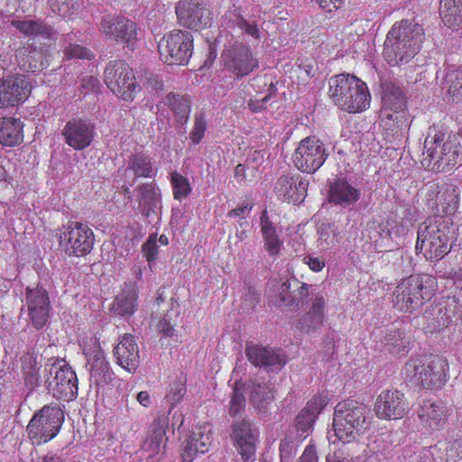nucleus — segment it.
<instances>
[{
  "instance_id": "obj_1",
  "label": "nucleus",
  "mask_w": 462,
  "mask_h": 462,
  "mask_svg": "<svg viewBox=\"0 0 462 462\" xmlns=\"http://www.w3.org/2000/svg\"><path fill=\"white\" fill-rule=\"evenodd\" d=\"M424 30L413 20H402L393 25L383 44V57L390 66H402L420 51Z\"/></svg>"
},
{
  "instance_id": "obj_2",
  "label": "nucleus",
  "mask_w": 462,
  "mask_h": 462,
  "mask_svg": "<svg viewBox=\"0 0 462 462\" xmlns=\"http://www.w3.org/2000/svg\"><path fill=\"white\" fill-rule=\"evenodd\" d=\"M454 235V227L449 217H430L419 225L416 251L422 254L427 260H440L450 252Z\"/></svg>"
},
{
  "instance_id": "obj_3",
  "label": "nucleus",
  "mask_w": 462,
  "mask_h": 462,
  "mask_svg": "<svg viewBox=\"0 0 462 462\" xmlns=\"http://www.w3.org/2000/svg\"><path fill=\"white\" fill-rule=\"evenodd\" d=\"M329 95L334 104L348 113L365 110L370 105L366 84L350 74H339L329 79Z\"/></svg>"
},
{
  "instance_id": "obj_4",
  "label": "nucleus",
  "mask_w": 462,
  "mask_h": 462,
  "mask_svg": "<svg viewBox=\"0 0 462 462\" xmlns=\"http://www.w3.org/2000/svg\"><path fill=\"white\" fill-rule=\"evenodd\" d=\"M369 410L355 400H345L334 411L333 430L343 443H350L362 435L369 426Z\"/></svg>"
},
{
  "instance_id": "obj_5",
  "label": "nucleus",
  "mask_w": 462,
  "mask_h": 462,
  "mask_svg": "<svg viewBox=\"0 0 462 462\" xmlns=\"http://www.w3.org/2000/svg\"><path fill=\"white\" fill-rule=\"evenodd\" d=\"M437 289V280L429 274H413L402 279L394 291V308L412 311L431 299Z\"/></svg>"
},
{
  "instance_id": "obj_6",
  "label": "nucleus",
  "mask_w": 462,
  "mask_h": 462,
  "mask_svg": "<svg viewBox=\"0 0 462 462\" xmlns=\"http://www.w3.org/2000/svg\"><path fill=\"white\" fill-rule=\"evenodd\" d=\"M460 147L457 135H448L444 140V134H429L424 141L421 165L430 171H446L457 163Z\"/></svg>"
},
{
  "instance_id": "obj_7",
  "label": "nucleus",
  "mask_w": 462,
  "mask_h": 462,
  "mask_svg": "<svg viewBox=\"0 0 462 462\" xmlns=\"http://www.w3.org/2000/svg\"><path fill=\"white\" fill-rule=\"evenodd\" d=\"M44 383L56 399L69 402L78 395V378L64 359L49 358L44 365Z\"/></svg>"
},
{
  "instance_id": "obj_8",
  "label": "nucleus",
  "mask_w": 462,
  "mask_h": 462,
  "mask_svg": "<svg viewBox=\"0 0 462 462\" xmlns=\"http://www.w3.org/2000/svg\"><path fill=\"white\" fill-rule=\"evenodd\" d=\"M448 363L439 356H424L406 363V377L425 389H438L447 380Z\"/></svg>"
},
{
  "instance_id": "obj_9",
  "label": "nucleus",
  "mask_w": 462,
  "mask_h": 462,
  "mask_svg": "<svg viewBox=\"0 0 462 462\" xmlns=\"http://www.w3.org/2000/svg\"><path fill=\"white\" fill-rule=\"evenodd\" d=\"M104 82L121 99L132 101L140 91L133 69L122 60L110 61L104 70Z\"/></svg>"
},
{
  "instance_id": "obj_10",
  "label": "nucleus",
  "mask_w": 462,
  "mask_h": 462,
  "mask_svg": "<svg viewBox=\"0 0 462 462\" xmlns=\"http://www.w3.org/2000/svg\"><path fill=\"white\" fill-rule=\"evenodd\" d=\"M64 415L57 405H45L29 421L27 433L37 444L56 437L62 426Z\"/></svg>"
},
{
  "instance_id": "obj_11",
  "label": "nucleus",
  "mask_w": 462,
  "mask_h": 462,
  "mask_svg": "<svg viewBox=\"0 0 462 462\" xmlns=\"http://www.w3.org/2000/svg\"><path fill=\"white\" fill-rule=\"evenodd\" d=\"M158 51L163 62L185 65L193 52V35L188 31H172L159 42Z\"/></svg>"
},
{
  "instance_id": "obj_12",
  "label": "nucleus",
  "mask_w": 462,
  "mask_h": 462,
  "mask_svg": "<svg viewBox=\"0 0 462 462\" xmlns=\"http://www.w3.org/2000/svg\"><path fill=\"white\" fill-rule=\"evenodd\" d=\"M60 245L69 256H84L93 249L95 236L86 224L69 221L59 234Z\"/></svg>"
},
{
  "instance_id": "obj_13",
  "label": "nucleus",
  "mask_w": 462,
  "mask_h": 462,
  "mask_svg": "<svg viewBox=\"0 0 462 462\" xmlns=\"http://www.w3.org/2000/svg\"><path fill=\"white\" fill-rule=\"evenodd\" d=\"M426 203L436 215H453L459 205V190L453 184L429 181L422 189Z\"/></svg>"
},
{
  "instance_id": "obj_14",
  "label": "nucleus",
  "mask_w": 462,
  "mask_h": 462,
  "mask_svg": "<svg viewBox=\"0 0 462 462\" xmlns=\"http://www.w3.org/2000/svg\"><path fill=\"white\" fill-rule=\"evenodd\" d=\"M100 32L108 40L120 42L125 48L134 50L138 40L136 23L123 15L105 14L99 23Z\"/></svg>"
},
{
  "instance_id": "obj_15",
  "label": "nucleus",
  "mask_w": 462,
  "mask_h": 462,
  "mask_svg": "<svg viewBox=\"0 0 462 462\" xmlns=\"http://www.w3.org/2000/svg\"><path fill=\"white\" fill-rule=\"evenodd\" d=\"M328 156L324 143L316 136H308L300 142L292 160L298 170L314 173L324 164Z\"/></svg>"
},
{
  "instance_id": "obj_16",
  "label": "nucleus",
  "mask_w": 462,
  "mask_h": 462,
  "mask_svg": "<svg viewBox=\"0 0 462 462\" xmlns=\"http://www.w3.org/2000/svg\"><path fill=\"white\" fill-rule=\"evenodd\" d=\"M245 354L248 361L255 367L266 372H279L287 363V356L282 349L247 342Z\"/></svg>"
},
{
  "instance_id": "obj_17",
  "label": "nucleus",
  "mask_w": 462,
  "mask_h": 462,
  "mask_svg": "<svg viewBox=\"0 0 462 462\" xmlns=\"http://www.w3.org/2000/svg\"><path fill=\"white\" fill-rule=\"evenodd\" d=\"M221 59L225 69L231 72L236 79H242L258 68V60L254 57L250 48L237 44L224 51Z\"/></svg>"
},
{
  "instance_id": "obj_18",
  "label": "nucleus",
  "mask_w": 462,
  "mask_h": 462,
  "mask_svg": "<svg viewBox=\"0 0 462 462\" xmlns=\"http://www.w3.org/2000/svg\"><path fill=\"white\" fill-rule=\"evenodd\" d=\"M175 12L181 26L198 31L211 24L210 12L204 0L180 1Z\"/></svg>"
},
{
  "instance_id": "obj_19",
  "label": "nucleus",
  "mask_w": 462,
  "mask_h": 462,
  "mask_svg": "<svg viewBox=\"0 0 462 462\" xmlns=\"http://www.w3.org/2000/svg\"><path fill=\"white\" fill-rule=\"evenodd\" d=\"M32 90L30 79L24 75H7L0 79V107L23 103Z\"/></svg>"
},
{
  "instance_id": "obj_20",
  "label": "nucleus",
  "mask_w": 462,
  "mask_h": 462,
  "mask_svg": "<svg viewBox=\"0 0 462 462\" xmlns=\"http://www.w3.org/2000/svg\"><path fill=\"white\" fill-rule=\"evenodd\" d=\"M25 300L32 325L36 329L42 328L50 317L51 303L48 291L40 285L26 288Z\"/></svg>"
},
{
  "instance_id": "obj_21",
  "label": "nucleus",
  "mask_w": 462,
  "mask_h": 462,
  "mask_svg": "<svg viewBox=\"0 0 462 462\" xmlns=\"http://www.w3.org/2000/svg\"><path fill=\"white\" fill-rule=\"evenodd\" d=\"M230 436L237 452L245 461L251 459L254 456L258 431L249 420L245 418L233 423Z\"/></svg>"
},
{
  "instance_id": "obj_22",
  "label": "nucleus",
  "mask_w": 462,
  "mask_h": 462,
  "mask_svg": "<svg viewBox=\"0 0 462 462\" xmlns=\"http://www.w3.org/2000/svg\"><path fill=\"white\" fill-rule=\"evenodd\" d=\"M309 181L300 175L291 173L282 174L277 180L274 191L278 198L288 203H300L306 196Z\"/></svg>"
},
{
  "instance_id": "obj_23",
  "label": "nucleus",
  "mask_w": 462,
  "mask_h": 462,
  "mask_svg": "<svg viewBox=\"0 0 462 462\" xmlns=\"http://www.w3.org/2000/svg\"><path fill=\"white\" fill-rule=\"evenodd\" d=\"M407 409L404 394L397 390L383 392L374 405L377 417L385 420L401 419L406 414Z\"/></svg>"
},
{
  "instance_id": "obj_24",
  "label": "nucleus",
  "mask_w": 462,
  "mask_h": 462,
  "mask_svg": "<svg viewBox=\"0 0 462 462\" xmlns=\"http://www.w3.org/2000/svg\"><path fill=\"white\" fill-rule=\"evenodd\" d=\"M94 125L82 119L67 122L63 130L65 143L75 150H83L90 145L95 134Z\"/></svg>"
},
{
  "instance_id": "obj_25",
  "label": "nucleus",
  "mask_w": 462,
  "mask_h": 462,
  "mask_svg": "<svg viewBox=\"0 0 462 462\" xmlns=\"http://www.w3.org/2000/svg\"><path fill=\"white\" fill-rule=\"evenodd\" d=\"M84 352L88 360L87 365L89 366L90 381L97 387H102L111 383L114 374L110 370L105 353L100 346L95 345L88 349H85Z\"/></svg>"
},
{
  "instance_id": "obj_26",
  "label": "nucleus",
  "mask_w": 462,
  "mask_h": 462,
  "mask_svg": "<svg viewBox=\"0 0 462 462\" xmlns=\"http://www.w3.org/2000/svg\"><path fill=\"white\" fill-rule=\"evenodd\" d=\"M167 423L164 416L157 418L152 426V432L146 436L142 448L149 453L147 462H157L163 456L167 442Z\"/></svg>"
},
{
  "instance_id": "obj_27",
  "label": "nucleus",
  "mask_w": 462,
  "mask_h": 462,
  "mask_svg": "<svg viewBox=\"0 0 462 462\" xmlns=\"http://www.w3.org/2000/svg\"><path fill=\"white\" fill-rule=\"evenodd\" d=\"M447 412V407L442 402L430 400L423 401L417 411L420 424L431 430H439L445 425Z\"/></svg>"
},
{
  "instance_id": "obj_28",
  "label": "nucleus",
  "mask_w": 462,
  "mask_h": 462,
  "mask_svg": "<svg viewBox=\"0 0 462 462\" xmlns=\"http://www.w3.org/2000/svg\"><path fill=\"white\" fill-rule=\"evenodd\" d=\"M116 363L129 373H134L140 365L139 347L134 337L125 334L114 348Z\"/></svg>"
},
{
  "instance_id": "obj_29",
  "label": "nucleus",
  "mask_w": 462,
  "mask_h": 462,
  "mask_svg": "<svg viewBox=\"0 0 462 462\" xmlns=\"http://www.w3.org/2000/svg\"><path fill=\"white\" fill-rule=\"evenodd\" d=\"M383 103L385 110H391L393 113L387 114L386 118L393 121H397L401 125L398 127H407L405 124L406 119L403 110L406 107V101L404 95L398 87L392 84H385Z\"/></svg>"
},
{
  "instance_id": "obj_30",
  "label": "nucleus",
  "mask_w": 462,
  "mask_h": 462,
  "mask_svg": "<svg viewBox=\"0 0 462 462\" xmlns=\"http://www.w3.org/2000/svg\"><path fill=\"white\" fill-rule=\"evenodd\" d=\"M211 445V430L209 425L196 427L185 441L182 462H191L198 453L204 454Z\"/></svg>"
},
{
  "instance_id": "obj_31",
  "label": "nucleus",
  "mask_w": 462,
  "mask_h": 462,
  "mask_svg": "<svg viewBox=\"0 0 462 462\" xmlns=\"http://www.w3.org/2000/svg\"><path fill=\"white\" fill-rule=\"evenodd\" d=\"M247 388L250 404L259 415L267 414L269 406L274 400L273 385L270 382L254 379L250 380Z\"/></svg>"
},
{
  "instance_id": "obj_32",
  "label": "nucleus",
  "mask_w": 462,
  "mask_h": 462,
  "mask_svg": "<svg viewBox=\"0 0 462 462\" xmlns=\"http://www.w3.org/2000/svg\"><path fill=\"white\" fill-rule=\"evenodd\" d=\"M138 209L146 218L157 216L161 209V191L155 183H143L135 188Z\"/></svg>"
},
{
  "instance_id": "obj_33",
  "label": "nucleus",
  "mask_w": 462,
  "mask_h": 462,
  "mask_svg": "<svg viewBox=\"0 0 462 462\" xmlns=\"http://www.w3.org/2000/svg\"><path fill=\"white\" fill-rule=\"evenodd\" d=\"M328 196L331 203L347 207L359 199L360 191L346 180L337 178L330 184Z\"/></svg>"
},
{
  "instance_id": "obj_34",
  "label": "nucleus",
  "mask_w": 462,
  "mask_h": 462,
  "mask_svg": "<svg viewBox=\"0 0 462 462\" xmlns=\"http://www.w3.org/2000/svg\"><path fill=\"white\" fill-rule=\"evenodd\" d=\"M137 308V287L134 283H125L122 291L116 297L112 310L121 317L132 316Z\"/></svg>"
},
{
  "instance_id": "obj_35",
  "label": "nucleus",
  "mask_w": 462,
  "mask_h": 462,
  "mask_svg": "<svg viewBox=\"0 0 462 462\" xmlns=\"http://www.w3.org/2000/svg\"><path fill=\"white\" fill-rule=\"evenodd\" d=\"M23 141V123L18 118H0V143L4 146L19 145Z\"/></svg>"
},
{
  "instance_id": "obj_36",
  "label": "nucleus",
  "mask_w": 462,
  "mask_h": 462,
  "mask_svg": "<svg viewBox=\"0 0 462 462\" xmlns=\"http://www.w3.org/2000/svg\"><path fill=\"white\" fill-rule=\"evenodd\" d=\"M324 307L325 300L322 297L313 299L310 310L299 319L298 328L306 333L319 329L324 320Z\"/></svg>"
},
{
  "instance_id": "obj_37",
  "label": "nucleus",
  "mask_w": 462,
  "mask_h": 462,
  "mask_svg": "<svg viewBox=\"0 0 462 462\" xmlns=\"http://www.w3.org/2000/svg\"><path fill=\"white\" fill-rule=\"evenodd\" d=\"M131 173L134 174V177L130 180L129 186H134L140 177H154L155 172L151 159L144 154H133L129 159L128 166L125 170V178H128V174Z\"/></svg>"
},
{
  "instance_id": "obj_38",
  "label": "nucleus",
  "mask_w": 462,
  "mask_h": 462,
  "mask_svg": "<svg viewBox=\"0 0 462 462\" xmlns=\"http://www.w3.org/2000/svg\"><path fill=\"white\" fill-rule=\"evenodd\" d=\"M260 225L266 251L270 255H277L280 253L282 242L279 239L276 227L270 221L266 210H263L261 215Z\"/></svg>"
},
{
  "instance_id": "obj_39",
  "label": "nucleus",
  "mask_w": 462,
  "mask_h": 462,
  "mask_svg": "<svg viewBox=\"0 0 462 462\" xmlns=\"http://www.w3.org/2000/svg\"><path fill=\"white\" fill-rule=\"evenodd\" d=\"M439 14L445 25L449 28L462 24V0H440Z\"/></svg>"
},
{
  "instance_id": "obj_40",
  "label": "nucleus",
  "mask_w": 462,
  "mask_h": 462,
  "mask_svg": "<svg viewBox=\"0 0 462 462\" xmlns=\"http://www.w3.org/2000/svg\"><path fill=\"white\" fill-rule=\"evenodd\" d=\"M21 362L25 384L34 390L40 383L38 356L34 352L28 351L21 357Z\"/></svg>"
},
{
  "instance_id": "obj_41",
  "label": "nucleus",
  "mask_w": 462,
  "mask_h": 462,
  "mask_svg": "<svg viewBox=\"0 0 462 462\" xmlns=\"http://www.w3.org/2000/svg\"><path fill=\"white\" fill-rule=\"evenodd\" d=\"M167 104L174 114L177 122L183 126L189 120L190 114V100L187 96L169 93Z\"/></svg>"
},
{
  "instance_id": "obj_42",
  "label": "nucleus",
  "mask_w": 462,
  "mask_h": 462,
  "mask_svg": "<svg viewBox=\"0 0 462 462\" xmlns=\"http://www.w3.org/2000/svg\"><path fill=\"white\" fill-rule=\"evenodd\" d=\"M448 94L454 102L462 101V69H449L444 79Z\"/></svg>"
},
{
  "instance_id": "obj_43",
  "label": "nucleus",
  "mask_w": 462,
  "mask_h": 462,
  "mask_svg": "<svg viewBox=\"0 0 462 462\" xmlns=\"http://www.w3.org/2000/svg\"><path fill=\"white\" fill-rule=\"evenodd\" d=\"M245 391V384L240 381H236L233 386L232 393L230 395L228 409V413L230 416H237L245 411L246 405Z\"/></svg>"
},
{
  "instance_id": "obj_44",
  "label": "nucleus",
  "mask_w": 462,
  "mask_h": 462,
  "mask_svg": "<svg viewBox=\"0 0 462 462\" xmlns=\"http://www.w3.org/2000/svg\"><path fill=\"white\" fill-rule=\"evenodd\" d=\"M300 284L297 279L287 280L279 285L277 304L282 307H291L294 300H291L293 296V289Z\"/></svg>"
},
{
  "instance_id": "obj_45",
  "label": "nucleus",
  "mask_w": 462,
  "mask_h": 462,
  "mask_svg": "<svg viewBox=\"0 0 462 462\" xmlns=\"http://www.w3.org/2000/svg\"><path fill=\"white\" fill-rule=\"evenodd\" d=\"M139 85L152 94H158L162 90V79L153 72L144 70L138 75Z\"/></svg>"
},
{
  "instance_id": "obj_46",
  "label": "nucleus",
  "mask_w": 462,
  "mask_h": 462,
  "mask_svg": "<svg viewBox=\"0 0 462 462\" xmlns=\"http://www.w3.org/2000/svg\"><path fill=\"white\" fill-rule=\"evenodd\" d=\"M318 232L319 245L323 249H331L338 243L334 226L329 223H322L319 226Z\"/></svg>"
},
{
  "instance_id": "obj_47",
  "label": "nucleus",
  "mask_w": 462,
  "mask_h": 462,
  "mask_svg": "<svg viewBox=\"0 0 462 462\" xmlns=\"http://www.w3.org/2000/svg\"><path fill=\"white\" fill-rule=\"evenodd\" d=\"M171 184L175 199L181 200L191 191L189 180L178 172L171 174Z\"/></svg>"
},
{
  "instance_id": "obj_48",
  "label": "nucleus",
  "mask_w": 462,
  "mask_h": 462,
  "mask_svg": "<svg viewBox=\"0 0 462 462\" xmlns=\"http://www.w3.org/2000/svg\"><path fill=\"white\" fill-rule=\"evenodd\" d=\"M385 344L392 346L390 348L391 352L399 354L405 351L409 341L405 338L402 331L394 330L386 335Z\"/></svg>"
},
{
  "instance_id": "obj_49",
  "label": "nucleus",
  "mask_w": 462,
  "mask_h": 462,
  "mask_svg": "<svg viewBox=\"0 0 462 462\" xmlns=\"http://www.w3.org/2000/svg\"><path fill=\"white\" fill-rule=\"evenodd\" d=\"M451 322V319L448 316L446 308H438L437 316L429 321L427 328L430 332L439 331L447 328Z\"/></svg>"
},
{
  "instance_id": "obj_50",
  "label": "nucleus",
  "mask_w": 462,
  "mask_h": 462,
  "mask_svg": "<svg viewBox=\"0 0 462 462\" xmlns=\"http://www.w3.org/2000/svg\"><path fill=\"white\" fill-rule=\"evenodd\" d=\"M315 420L316 418H314L313 415L308 414V412L303 410L300 411L295 421V428L300 437L305 438L304 435L311 430Z\"/></svg>"
},
{
  "instance_id": "obj_51",
  "label": "nucleus",
  "mask_w": 462,
  "mask_h": 462,
  "mask_svg": "<svg viewBox=\"0 0 462 462\" xmlns=\"http://www.w3.org/2000/svg\"><path fill=\"white\" fill-rule=\"evenodd\" d=\"M328 399L326 395H316L307 403L303 411H307L310 415H313L314 418H317L318 414H319L328 404Z\"/></svg>"
},
{
  "instance_id": "obj_52",
  "label": "nucleus",
  "mask_w": 462,
  "mask_h": 462,
  "mask_svg": "<svg viewBox=\"0 0 462 462\" xmlns=\"http://www.w3.org/2000/svg\"><path fill=\"white\" fill-rule=\"evenodd\" d=\"M142 252L148 262H152L158 255L157 234H152L142 245Z\"/></svg>"
},
{
  "instance_id": "obj_53",
  "label": "nucleus",
  "mask_w": 462,
  "mask_h": 462,
  "mask_svg": "<svg viewBox=\"0 0 462 462\" xmlns=\"http://www.w3.org/2000/svg\"><path fill=\"white\" fill-rule=\"evenodd\" d=\"M206 131V120L202 114L195 116L194 127L190 133V138L192 142L197 144L204 136Z\"/></svg>"
},
{
  "instance_id": "obj_54",
  "label": "nucleus",
  "mask_w": 462,
  "mask_h": 462,
  "mask_svg": "<svg viewBox=\"0 0 462 462\" xmlns=\"http://www.w3.org/2000/svg\"><path fill=\"white\" fill-rule=\"evenodd\" d=\"M309 294V285L300 282V284L293 289V296H291V300H293L291 309H298L303 305L304 300L307 298Z\"/></svg>"
},
{
  "instance_id": "obj_55",
  "label": "nucleus",
  "mask_w": 462,
  "mask_h": 462,
  "mask_svg": "<svg viewBox=\"0 0 462 462\" xmlns=\"http://www.w3.org/2000/svg\"><path fill=\"white\" fill-rule=\"evenodd\" d=\"M37 23L33 20H13L11 25L24 35L33 36Z\"/></svg>"
},
{
  "instance_id": "obj_56",
  "label": "nucleus",
  "mask_w": 462,
  "mask_h": 462,
  "mask_svg": "<svg viewBox=\"0 0 462 462\" xmlns=\"http://www.w3.org/2000/svg\"><path fill=\"white\" fill-rule=\"evenodd\" d=\"M186 393L185 384L181 382H176L172 384L170 393L167 395L168 401L171 405H175L180 402Z\"/></svg>"
},
{
  "instance_id": "obj_57",
  "label": "nucleus",
  "mask_w": 462,
  "mask_h": 462,
  "mask_svg": "<svg viewBox=\"0 0 462 462\" xmlns=\"http://www.w3.org/2000/svg\"><path fill=\"white\" fill-rule=\"evenodd\" d=\"M64 53L69 59L79 58L89 60L91 57V53L89 51L77 44H69L68 47L65 48Z\"/></svg>"
},
{
  "instance_id": "obj_58",
  "label": "nucleus",
  "mask_w": 462,
  "mask_h": 462,
  "mask_svg": "<svg viewBox=\"0 0 462 462\" xmlns=\"http://www.w3.org/2000/svg\"><path fill=\"white\" fill-rule=\"evenodd\" d=\"M326 462H357V457L346 453L343 449H337L328 454Z\"/></svg>"
},
{
  "instance_id": "obj_59",
  "label": "nucleus",
  "mask_w": 462,
  "mask_h": 462,
  "mask_svg": "<svg viewBox=\"0 0 462 462\" xmlns=\"http://www.w3.org/2000/svg\"><path fill=\"white\" fill-rule=\"evenodd\" d=\"M237 26L250 36L259 39L260 31L255 23H249L243 17H239L236 21Z\"/></svg>"
},
{
  "instance_id": "obj_60",
  "label": "nucleus",
  "mask_w": 462,
  "mask_h": 462,
  "mask_svg": "<svg viewBox=\"0 0 462 462\" xmlns=\"http://www.w3.org/2000/svg\"><path fill=\"white\" fill-rule=\"evenodd\" d=\"M242 300L245 309L254 310L259 302V294L254 288L248 287Z\"/></svg>"
},
{
  "instance_id": "obj_61",
  "label": "nucleus",
  "mask_w": 462,
  "mask_h": 462,
  "mask_svg": "<svg viewBox=\"0 0 462 462\" xmlns=\"http://www.w3.org/2000/svg\"><path fill=\"white\" fill-rule=\"evenodd\" d=\"M447 452L448 459H452L453 462H462V441L458 439L453 441Z\"/></svg>"
},
{
  "instance_id": "obj_62",
  "label": "nucleus",
  "mask_w": 462,
  "mask_h": 462,
  "mask_svg": "<svg viewBox=\"0 0 462 462\" xmlns=\"http://www.w3.org/2000/svg\"><path fill=\"white\" fill-rule=\"evenodd\" d=\"M55 35V31L50 25L38 21L33 36H41L47 40H53Z\"/></svg>"
},
{
  "instance_id": "obj_63",
  "label": "nucleus",
  "mask_w": 462,
  "mask_h": 462,
  "mask_svg": "<svg viewBox=\"0 0 462 462\" xmlns=\"http://www.w3.org/2000/svg\"><path fill=\"white\" fill-rule=\"evenodd\" d=\"M80 87L84 90V95H87L89 92H97L99 88V81L93 76L85 77L81 79Z\"/></svg>"
},
{
  "instance_id": "obj_64",
  "label": "nucleus",
  "mask_w": 462,
  "mask_h": 462,
  "mask_svg": "<svg viewBox=\"0 0 462 462\" xmlns=\"http://www.w3.org/2000/svg\"><path fill=\"white\" fill-rule=\"evenodd\" d=\"M160 333L166 337H172L174 335V326L171 325L168 314H166L162 319H161L157 325Z\"/></svg>"
}]
</instances>
